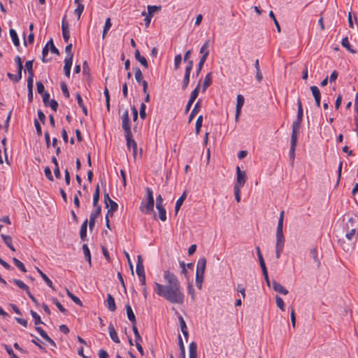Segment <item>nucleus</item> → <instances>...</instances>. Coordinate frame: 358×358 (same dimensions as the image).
<instances>
[{"mask_svg": "<svg viewBox=\"0 0 358 358\" xmlns=\"http://www.w3.org/2000/svg\"><path fill=\"white\" fill-rule=\"evenodd\" d=\"M269 16H270L271 18L273 19V20L274 22V24H275V25L276 27L277 31H278V33H280L281 31L280 24H279L278 20H276V18L275 17V15H274V13H273V12L272 10L270 11Z\"/></svg>", "mask_w": 358, "mask_h": 358, "instance_id": "bf43d9fd", "label": "nucleus"}, {"mask_svg": "<svg viewBox=\"0 0 358 358\" xmlns=\"http://www.w3.org/2000/svg\"><path fill=\"white\" fill-rule=\"evenodd\" d=\"M111 26H112V23H111V21H110V18L108 17L106 20L105 24H104V27H103V34H102V38L103 39L105 38L106 35L107 34L108 31L110 29Z\"/></svg>", "mask_w": 358, "mask_h": 358, "instance_id": "f704fd0d", "label": "nucleus"}, {"mask_svg": "<svg viewBox=\"0 0 358 358\" xmlns=\"http://www.w3.org/2000/svg\"><path fill=\"white\" fill-rule=\"evenodd\" d=\"M297 106H298V110H297L296 119L302 120H303V108H302V103H301V100L300 97H299L297 99Z\"/></svg>", "mask_w": 358, "mask_h": 358, "instance_id": "a19ab883", "label": "nucleus"}, {"mask_svg": "<svg viewBox=\"0 0 358 358\" xmlns=\"http://www.w3.org/2000/svg\"><path fill=\"white\" fill-rule=\"evenodd\" d=\"M310 255H311V257L313 259L314 262L317 264V268H319L321 263H320V259L318 256L317 250L316 248H314L310 250Z\"/></svg>", "mask_w": 358, "mask_h": 358, "instance_id": "2f4dec72", "label": "nucleus"}, {"mask_svg": "<svg viewBox=\"0 0 358 358\" xmlns=\"http://www.w3.org/2000/svg\"><path fill=\"white\" fill-rule=\"evenodd\" d=\"M154 201L148 200L147 203L143 206L140 207V209L144 213L150 215L154 211Z\"/></svg>", "mask_w": 358, "mask_h": 358, "instance_id": "9b49d317", "label": "nucleus"}, {"mask_svg": "<svg viewBox=\"0 0 358 358\" xmlns=\"http://www.w3.org/2000/svg\"><path fill=\"white\" fill-rule=\"evenodd\" d=\"M62 36L65 42H68L70 38L69 24L64 16L62 21Z\"/></svg>", "mask_w": 358, "mask_h": 358, "instance_id": "0eeeda50", "label": "nucleus"}, {"mask_svg": "<svg viewBox=\"0 0 358 358\" xmlns=\"http://www.w3.org/2000/svg\"><path fill=\"white\" fill-rule=\"evenodd\" d=\"M236 174H237V178L236 182L234 185V186H238V187H242L244 186L247 176L245 171H241L239 166L236 167Z\"/></svg>", "mask_w": 358, "mask_h": 358, "instance_id": "20e7f679", "label": "nucleus"}, {"mask_svg": "<svg viewBox=\"0 0 358 358\" xmlns=\"http://www.w3.org/2000/svg\"><path fill=\"white\" fill-rule=\"evenodd\" d=\"M210 45V40H208L205 42V43L201 46L200 49V53L202 54L201 57H204V59H207L208 55H209V48Z\"/></svg>", "mask_w": 358, "mask_h": 358, "instance_id": "412c9836", "label": "nucleus"}, {"mask_svg": "<svg viewBox=\"0 0 358 358\" xmlns=\"http://www.w3.org/2000/svg\"><path fill=\"white\" fill-rule=\"evenodd\" d=\"M83 251L85 259L89 262L90 264H91V254H90V249L87 244H84L83 245Z\"/></svg>", "mask_w": 358, "mask_h": 358, "instance_id": "ea45409f", "label": "nucleus"}, {"mask_svg": "<svg viewBox=\"0 0 358 358\" xmlns=\"http://www.w3.org/2000/svg\"><path fill=\"white\" fill-rule=\"evenodd\" d=\"M164 285L155 282L153 289L156 294L171 303H183L185 294L176 275L166 270L164 271Z\"/></svg>", "mask_w": 358, "mask_h": 358, "instance_id": "f257e3e1", "label": "nucleus"}, {"mask_svg": "<svg viewBox=\"0 0 358 358\" xmlns=\"http://www.w3.org/2000/svg\"><path fill=\"white\" fill-rule=\"evenodd\" d=\"M200 84L199 83L196 88L192 92L189 99L195 101L198 96L199 92Z\"/></svg>", "mask_w": 358, "mask_h": 358, "instance_id": "052dcab7", "label": "nucleus"}, {"mask_svg": "<svg viewBox=\"0 0 358 358\" xmlns=\"http://www.w3.org/2000/svg\"><path fill=\"white\" fill-rule=\"evenodd\" d=\"M44 173H45V175L46 176V178L50 180V181H53L54 180V178L52 175V172H51V170L48 167V166H46L44 169Z\"/></svg>", "mask_w": 358, "mask_h": 358, "instance_id": "69168bd1", "label": "nucleus"}, {"mask_svg": "<svg viewBox=\"0 0 358 358\" xmlns=\"http://www.w3.org/2000/svg\"><path fill=\"white\" fill-rule=\"evenodd\" d=\"M66 294L67 296L77 305L82 306L83 303L80 299L75 296L73 293H71L68 289H66Z\"/></svg>", "mask_w": 358, "mask_h": 358, "instance_id": "58836bf2", "label": "nucleus"}, {"mask_svg": "<svg viewBox=\"0 0 358 358\" xmlns=\"http://www.w3.org/2000/svg\"><path fill=\"white\" fill-rule=\"evenodd\" d=\"M84 9H85L84 5L83 3H79V5H78L77 8L74 10V13L77 15L78 20H80V16L84 10Z\"/></svg>", "mask_w": 358, "mask_h": 358, "instance_id": "09e8293b", "label": "nucleus"}, {"mask_svg": "<svg viewBox=\"0 0 358 358\" xmlns=\"http://www.w3.org/2000/svg\"><path fill=\"white\" fill-rule=\"evenodd\" d=\"M106 207L108 208V213H110V216H113V213L117 210L118 205L115 201L111 200L108 202V206H106Z\"/></svg>", "mask_w": 358, "mask_h": 358, "instance_id": "c85d7f7f", "label": "nucleus"}, {"mask_svg": "<svg viewBox=\"0 0 358 358\" xmlns=\"http://www.w3.org/2000/svg\"><path fill=\"white\" fill-rule=\"evenodd\" d=\"M147 9H148V13L145 11H143L141 14H142V15L145 16V17L144 19L145 25L146 27H148L150 24L151 19L153 16V14L155 12L159 11L161 10V6H148Z\"/></svg>", "mask_w": 358, "mask_h": 358, "instance_id": "f03ea898", "label": "nucleus"}, {"mask_svg": "<svg viewBox=\"0 0 358 358\" xmlns=\"http://www.w3.org/2000/svg\"><path fill=\"white\" fill-rule=\"evenodd\" d=\"M61 89L62 91L63 94L66 97L69 98L70 94L68 90L67 85L64 83H61Z\"/></svg>", "mask_w": 358, "mask_h": 358, "instance_id": "774afa93", "label": "nucleus"}, {"mask_svg": "<svg viewBox=\"0 0 358 358\" xmlns=\"http://www.w3.org/2000/svg\"><path fill=\"white\" fill-rule=\"evenodd\" d=\"M158 213H159V217L162 221L164 222L166 220V212L165 208L163 207V206H157L156 207Z\"/></svg>", "mask_w": 358, "mask_h": 358, "instance_id": "c9c22d12", "label": "nucleus"}, {"mask_svg": "<svg viewBox=\"0 0 358 358\" xmlns=\"http://www.w3.org/2000/svg\"><path fill=\"white\" fill-rule=\"evenodd\" d=\"M52 301L56 305V306L58 308V309L64 314H66L68 313L67 310L63 307V306L61 304V303L55 298L52 299Z\"/></svg>", "mask_w": 358, "mask_h": 358, "instance_id": "4d7b16f0", "label": "nucleus"}, {"mask_svg": "<svg viewBox=\"0 0 358 358\" xmlns=\"http://www.w3.org/2000/svg\"><path fill=\"white\" fill-rule=\"evenodd\" d=\"M178 320H179V322H180V329H181V331H182L184 336L187 337L188 336V331H187V327L185 321L184 320L183 317L181 315H179Z\"/></svg>", "mask_w": 358, "mask_h": 358, "instance_id": "cd10ccee", "label": "nucleus"}, {"mask_svg": "<svg viewBox=\"0 0 358 358\" xmlns=\"http://www.w3.org/2000/svg\"><path fill=\"white\" fill-rule=\"evenodd\" d=\"M272 287L275 292L280 294L285 295L288 294V290L285 289L280 283L278 282L275 280H273L272 282Z\"/></svg>", "mask_w": 358, "mask_h": 358, "instance_id": "2eb2a0df", "label": "nucleus"}, {"mask_svg": "<svg viewBox=\"0 0 358 358\" xmlns=\"http://www.w3.org/2000/svg\"><path fill=\"white\" fill-rule=\"evenodd\" d=\"M37 272L40 274L43 280L46 282L48 286L52 289H55L53 284L50 279L38 268H36Z\"/></svg>", "mask_w": 358, "mask_h": 358, "instance_id": "a878e982", "label": "nucleus"}, {"mask_svg": "<svg viewBox=\"0 0 358 358\" xmlns=\"http://www.w3.org/2000/svg\"><path fill=\"white\" fill-rule=\"evenodd\" d=\"M310 90L314 96L317 106L320 107V106L321 94H320V91L319 88L317 86H311Z\"/></svg>", "mask_w": 358, "mask_h": 358, "instance_id": "4468645a", "label": "nucleus"}, {"mask_svg": "<svg viewBox=\"0 0 358 358\" xmlns=\"http://www.w3.org/2000/svg\"><path fill=\"white\" fill-rule=\"evenodd\" d=\"M202 122H203V116L199 115L198 117V118L196 121V124H195V131H196V134H199L201 131V128L202 127Z\"/></svg>", "mask_w": 358, "mask_h": 358, "instance_id": "49530a36", "label": "nucleus"}, {"mask_svg": "<svg viewBox=\"0 0 358 358\" xmlns=\"http://www.w3.org/2000/svg\"><path fill=\"white\" fill-rule=\"evenodd\" d=\"M135 58L145 68L148 67V64L147 62V59L145 57L141 55L140 52L138 50H136L135 52Z\"/></svg>", "mask_w": 358, "mask_h": 358, "instance_id": "b1692460", "label": "nucleus"}, {"mask_svg": "<svg viewBox=\"0 0 358 358\" xmlns=\"http://www.w3.org/2000/svg\"><path fill=\"white\" fill-rule=\"evenodd\" d=\"M285 241H276L275 244V255L276 257L280 258L281 253L283 250Z\"/></svg>", "mask_w": 358, "mask_h": 358, "instance_id": "4be33fe9", "label": "nucleus"}, {"mask_svg": "<svg viewBox=\"0 0 358 358\" xmlns=\"http://www.w3.org/2000/svg\"><path fill=\"white\" fill-rule=\"evenodd\" d=\"M341 45L344 48H345L351 53H355L356 52V51L355 50L351 48V45L350 44V42H349V40H348V37H345V38H343V40L341 41Z\"/></svg>", "mask_w": 358, "mask_h": 358, "instance_id": "37998d69", "label": "nucleus"}, {"mask_svg": "<svg viewBox=\"0 0 358 358\" xmlns=\"http://www.w3.org/2000/svg\"><path fill=\"white\" fill-rule=\"evenodd\" d=\"M101 206H97V208L90 214L89 227L91 230L94 226L96 218L101 214Z\"/></svg>", "mask_w": 358, "mask_h": 358, "instance_id": "9d476101", "label": "nucleus"}, {"mask_svg": "<svg viewBox=\"0 0 358 358\" xmlns=\"http://www.w3.org/2000/svg\"><path fill=\"white\" fill-rule=\"evenodd\" d=\"M4 348L6 350V352H8V354L10 355V358H18L17 356L14 353L13 350L9 345H4Z\"/></svg>", "mask_w": 358, "mask_h": 358, "instance_id": "338daca9", "label": "nucleus"}, {"mask_svg": "<svg viewBox=\"0 0 358 358\" xmlns=\"http://www.w3.org/2000/svg\"><path fill=\"white\" fill-rule=\"evenodd\" d=\"M302 120L296 119L292 124V138H298V131L299 129L301 127Z\"/></svg>", "mask_w": 358, "mask_h": 358, "instance_id": "ddd939ff", "label": "nucleus"}, {"mask_svg": "<svg viewBox=\"0 0 358 358\" xmlns=\"http://www.w3.org/2000/svg\"><path fill=\"white\" fill-rule=\"evenodd\" d=\"M284 211H281L276 229V241H285L283 235Z\"/></svg>", "mask_w": 358, "mask_h": 358, "instance_id": "7ed1b4c3", "label": "nucleus"}, {"mask_svg": "<svg viewBox=\"0 0 358 358\" xmlns=\"http://www.w3.org/2000/svg\"><path fill=\"white\" fill-rule=\"evenodd\" d=\"M7 76L13 82L17 83L22 78V72L17 71V75H14L11 73H7Z\"/></svg>", "mask_w": 358, "mask_h": 358, "instance_id": "79ce46f5", "label": "nucleus"}, {"mask_svg": "<svg viewBox=\"0 0 358 358\" xmlns=\"http://www.w3.org/2000/svg\"><path fill=\"white\" fill-rule=\"evenodd\" d=\"M206 266V259L205 257H201L197 262L196 272V273L204 275Z\"/></svg>", "mask_w": 358, "mask_h": 358, "instance_id": "f8f14e48", "label": "nucleus"}, {"mask_svg": "<svg viewBox=\"0 0 358 358\" xmlns=\"http://www.w3.org/2000/svg\"><path fill=\"white\" fill-rule=\"evenodd\" d=\"M99 192H100L99 185H97L96 186L95 191H94V195H93V206L96 208H97V206H99L98 205V202H99Z\"/></svg>", "mask_w": 358, "mask_h": 358, "instance_id": "c756f323", "label": "nucleus"}, {"mask_svg": "<svg viewBox=\"0 0 358 358\" xmlns=\"http://www.w3.org/2000/svg\"><path fill=\"white\" fill-rule=\"evenodd\" d=\"M186 196H187L186 192H184L182 193V194L181 195V196L177 200L176 206H175L176 214H177L178 213L181 206L182 205L185 199H186Z\"/></svg>", "mask_w": 358, "mask_h": 358, "instance_id": "bb28decb", "label": "nucleus"}, {"mask_svg": "<svg viewBox=\"0 0 358 358\" xmlns=\"http://www.w3.org/2000/svg\"><path fill=\"white\" fill-rule=\"evenodd\" d=\"M13 282L20 289L25 290L26 292L29 290L28 286L23 281L17 279H13Z\"/></svg>", "mask_w": 358, "mask_h": 358, "instance_id": "a18cd8bd", "label": "nucleus"}, {"mask_svg": "<svg viewBox=\"0 0 358 358\" xmlns=\"http://www.w3.org/2000/svg\"><path fill=\"white\" fill-rule=\"evenodd\" d=\"M47 44H48V47H50V51H51L52 53L56 54L57 55H59V51L55 46V45L53 43V41H52V38L47 43Z\"/></svg>", "mask_w": 358, "mask_h": 358, "instance_id": "864d4df0", "label": "nucleus"}, {"mask_svg": "<svg viewBox=\"0 0 358 358\" xmlns=\"http://www.w3.org/2000/svg\"><path fill=\"white\" fill-rule=\"evenodd\" d=\"M134 76L135 79L138 83L141 84V83L145 81V80H143V73L139 68L135 69Z\"/></svg>", "mask_w": 358, "mask_h": 358, "instance_id": "4c0bfd02", "label": "nucleus"}, {"mask_svg": "<svg viewBox=\"0 0 358 358\" xmlns=\"http://www.w3.org/2000/svg\"><path fill=\"white\" fill-rule=\"evenodd\" d=\"M296 142H297L296 138H291V145H290V150H289V155H290V158L292 161H294V152H295V148L296 145Z\"/></svg>", "mask_w": 358, "mask_h": 358, "instance_id": "e433bc0d", "label": "nucleus"}, {"mask_svg": "<svg viewBox=\"0 0 358 358\" xmlns=\"http://www.w3.org/2000/svg\"><path fill=\"white\" fill-rule=\"evenodd\" d=\"M72 49V44L70 43L67 45L65 48V52H66L67 55L66 58H69L71 57V59H73V53L71 51Z\"/></svg>", "mask_w": 358, "mask_h": 358, "instance_id": "680f3d73", "label": "nucleus"}, {"mask_svg": "<svg viewBox=\"0 0 358 358\" xmlns=\"http://www.w3.org/2000/svg\"><path fill=\"white\" fill-rule=\"evenodd\" d=\"M13 262H14L15 265L22 272L25 273L27 272L26 268L24 265V264L16 259L15 257L13 258Z\"/></svg>", "mask_w": 358, "mask_h": 358, "instance_id": "de8ad7c7", "label": "nucleus"}, {"mask_svg": "<svg viewBox=\"0 0 358 358\" xmlns=\"http://www.w3.org/2000/svg\"><path fill=\"white\" fill-rule=\"evenodd\" d=\"M106 306L112 312L116 310L115 299L110 294H107Z\"/></svg>", "mask_w": 358, "mask_h": 358, "instance_id": "dca6fc26", "label": "nucleus"}, {"mask_svg": "<svg viewBox=\"0 0 358 358\" xmlns=\"http://www.w3.org/2000/svg\"><path fill=\"white\" fill-rule=\"evenodd\" d=\"M1 238H3L5 244L12 250V251H15V248L12 245V238L9 236H7V235H5V234H1Z\"/></svg>", "mask_w": 358, "mask_h": 358, "instance_id": "473e14b6", "label": "nucleus"}, {"mask_svg": "<svg viewBox=\"0 0 358 358\" xmlns=\"http://www.w3.org/2000/svg\"><path fill=\"white\" fill-rule=\"evenodd\" d=\"M189 358L197 357V345L195 342H192L189 347Z\"/></svg>", "mask_w": 358, "mask_h": 358, "instance_id": "5701e85b", "label": "nucleus"}, {"mask_svg": "<svg viewBox=\"0 0 358 358\" xmlns=\"http://www.w3.org/2000/svg\"><path fill=\"white\" fill-rule=\"evenodd\" d=\"M275 301H276V305L282 311L285 310V303L282 300V299L279 296H275Z\"/></svg>", "mask_w": 358, "mask_h": 358, "instance_id": "6e6d98bb", "label": "nucleus"}, {"mask_svg": "<svg viewBox=\"0 0 358 358\" xmlns=\"http://www.w3.org/2000/svg\"><path fill=\"white\" fill-rule=\"evenodd\" d=\"M190 73H191L185 72V76H184V78L182 80V90H185L189 83Z\"/></svg>", "mask_w": 358, "mask_h": 358, "instance_id": "8fccbe9b", "label": "nucleus"}, {"mask_svg": "<svg viewBox=\"0 0 358 358\" xmlns=\"http://www.w3.org/2000/svg\"><path fill=\"white\" fill-rule=\"evenodd\" d=\"M126 311H127V317L129 319V320L132 323V324H136V317H135V315L133 312V310L131 307V306L129 304H127L126 306Z\"/></svg>", "mask_w": 358, "mask_h": 358, "instance_id": "aec40b11", "label": "nucleus"}, {"mask_svg": "<svg viewBox=\"0 0 358 358\" xmlns=\"http://www.w3.org/2000/svg\"><path fill=\"white\" fill-rule=\"evenodd\" d=\"M25 68L27 70V71L29 73V75H34L33 61L32 60H29V61L26 62V63H25Z\"/></svg>", "mask_w": 358, "mask_h": 358, "instance_id": "13d9d810", "label": "nucleus"}, {"mask_svg": "<svg viewBox=\"0 0 358 358\" xmlns=\"http://www.w3.org/2000/svg\"><path fill=\"white\" fill-rule=\"evenodd\" d=\"M9 32L13 44L15 46L18 47L20 45V40L15 30L10 29Z\"/></svg>", "mask_w": 358, "mask_h": 358, "instance_id": "7c9ffc66", "label": "nucleus"}, {"mask_svg": "<svg viewBox=\"0 0 358 358\" xmlns=\"http://www.w3.org/2000/svg\"><path fill=\"white\" fill-rule=\"evenodd\" d=\"M234 196L237 202H240L241 201V187H238V186H234Z\"/></svg>", "mask_w": 358, "mask_h": 358, "instance_id": "0e129e2a", "label": "nucleus"}, {"mask_svg": "<svg viewBox=\"0 0 358 358\" xmlns=\"http://www.w3.org/2000/svg\"><path fill=\"white\" fill-rule=\"evenodd\" d=\"M87 220H85L80 227V236L82 241H85L87 238Z\"/></svg>", "mask_w": 358, "mask_h": 358, "instance_id": "393cba45", "label": "nucleus"}, {"mask_svg": "<svg viewBox=\"0 0 358 358\" xmlns=\"http://www.w3.org/2000/svg\"><path fill=\"white\" fill-rule=\"evenodd\" d=\"M181 61H182V56H181V55H180V54L177 55L175 57V59H174V67H175V69H179L180 63H181Z\"/></svg>", "mask_w": 358, "mask_h": 358, "instance_id": "e2e57ef3", "label": "nucleus"}, {"mask_svg": "<svg viewBox=\"0 0 358 358\" xmlns=\"http://www.w3.org/2000/svg\"><path fill=\"white\" fill-rule=\"evenodd\" d=\"M212 83V77H211V73H208L205 78L203 83V92H205L206 89L211 85Z\"/></svg>", "mask_w": 358, "mask_h": 358, "instance_id": "72a5a7b5", "label": "nucleus"}, {"mask_svg": "<svg viewBox=\"0 0 358 358\" xmlns=\"http://www.w3.org/2000/svg\"><path fill=\"white\" fill-rule=\"evenodd\" d=\"M125 138L127 141V148L130 149L132 148L134 157H136L137 152V144L136 141L132 138V133L130 132L129 135L128 133L125 134Z\"/></svg>", "mask_w": 358, "mask_h": 358, "instance_id": "423d86ee", "label": "nucleus"}, {"mask_svg": "<svg viewBox=\"0 0 358 358\" xmlns=\"http://www.w3.org/2000/svg\"><path fill=\"white\" fill-rule=\"evenodd\" d=\"M72 63H73V59H71V57L69 58H65L64 71L65 76L67 78L70 77L71 68L72 66Z\"/></svg>", "mask_w": 358, "mask_h": 358, "instance_id": "f3484780", "label": "nucleus"}, {"mask_svg": "<svg viewBox=\"0 0 358 358\" xmlns=\"http://www.w3.org/2000/svg\"><path fill=\"white\" fill-rule=\"evenodd\" d=\"M356 222V220L355 218L354 217H350L348 219V223H347V229H350V230L349 231H348L346 233V238L348 239V240H351L352 238V237L355 236V232H356V230H357V228L356 227H354V224Z\"/></svg>", "mask_w": 358, "mask_h": 358, "instance_id": "39448f33", "label": "nucleus"}, {"mask_svg": "<svg viewBox=\"0 0 358 358\" xmlns=\"http://www.w3.org/2000/svg\"><path fill=\"white\" fill-rule=\"evenodd\" d=\"M256 250H257V254L258 259L259 261L260 266L264 267V266H266V264H265L262 254L261 252L260 248L259 246H257Z\"/></svg>", "mask_w": 358, "mask_h": 358, "instance_id": "5fc2aeb1", "label": "nucleus"}, {"mask_svg": "<svg viewBox=\"0 0 358 358\" xmlns=\"http://www.w3.org/2000/svg\"><path fill=\"white\" fill-rule=\"evenodd\" d=\"M122 129L124 131L125 134L128 133L129 134L131 131V127L129 123V117L128 110H126L122 117Z\"/></svg>", "mask_w": 358, "mask_h": 358, "instance_id": "6e6552de", "label": "nucleus"}, {"mask_svg": "<svg viewBox=\"0 0 358 358\" xmlns=\"http://www.w3.org/2000/svg\"><path fill=\"white\" fill-rule=\"evenodd\" d=\"M244 101H245V99H244L243 96L241 94H238L237 96V103H236V115H235L236 122L238 121L239 115L241 112V108L244 104Z\"/></svg>", "mask_w": 358, "mask_h": 358, "instance_id": "1a4fd4ad", "label": "nucleus"}, {"mask_svg": "<svg viewBox=\"0 0 358 358\" xmlns=\"http://www.w3.org/2000/svg\"><path fill=\"white\" fill-rule=\"evenodd\" d=\"M203 276H204V275H203V274L196 273V278H195L196 285L199 289H201V288H202V282L203 280Z\"/></svg>", "mask_w": 358, "mask_h": 358, "instance_id": "c03bdc74", "label": "nucleus"}, {"mask_svg": "<svg viewBox=\"0 0 358 358\" xmlns=\"http://www.w3.org/2000/svg\"><path fill=\"white\" fill-rule=\"evenodd\" d=\"M201 101L199 100L196 104L194 105V108L192 109L190 115H189V120H188V122H191L192 121V120L194 119V117H195V115L199 112V110H201Z\"/></svg>", "mask_w": 358, "mask_h": 358, "instance_id": "a211bd4d", "label": "nucleus"}, {"mask_svg": "<svg viewBox=\"0 0 358 358\" xmlns=\"http://www.w3.org/2000/svg\"><path fill=\"white\" fill-rule=\"evenodd\" d=\"M48 52H49L48 44L46 43L45 47L43 48V52H42V55H43L42 61L45 63H47L50 61V59H46Z\"/></svg>", "mask_w": 358, "mask_h": 358, "instance_id": "603ef678", "label": "nucleus"}, {"mask_svg": "<svg viewBox=\"0 0 358 358\" xmlns=\"http://www.w3.org/2000/svg\"><path fill=\"white\" fill-rule=\"evenodd\" d=\"M30 313H31V316L33 317V318L34 319V324L36 325H38L40 324H43V322L41 320L40 315H38L35 311L31 310Z\"/></svg>", "mask_w": 358, "mask_h": 358, "instance_id": "3c124183", "label": "nucleus"}, {"mask_svg": "<svg viewBox=\"0 0 358 358\" xmlns=\"http://www.w3.org/2000/svg\"><path fill=\"white\" fill-rule=\"evenodd\" d=\"M108 331L110 338L116 343H120V341L117 336L114 326L110 324L108 327Z\"/></svg>", "mask_w": 358, "mask_h": 358, "instance_id": "6ab92c4d", "label": "nucleus"}]
</instances>
